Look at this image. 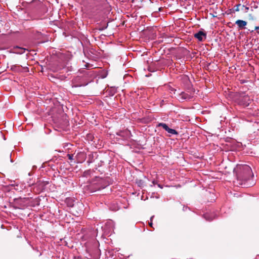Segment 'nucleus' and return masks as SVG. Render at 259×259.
Masks as SVG:
<instances>
[{"label": "nucleus", "mask_w": 259, "mask_h": 259, "mask_svg": "<svg viewBox=\"0 0 259 259\" xmlns=\"http://www.w3.org/2000/svg\"><path fill=\"white\" fill-rule=\"evenodd\" d=\"M236 24L238 26L239 28H243L246 25L247 22L244 20H238L236 21Z\"/></svg>", "instance_id": "4"}, {"label": "nucleus", "mask_w": 259, "mask_h": 259, "mask_svg": "<svg viewBox=\"0 0 259 259\" xmlns=\"http://www.w3.org/2000/svg\"><path fill=\"white\" fill-rule=\"evenodd\" d=\"M154 218V215L152 216L150 218L151 222L149 223V225L150 226L152 227V220Z\"/></svg>", "instance_id": "11"}, {"label": "nucleus", "mask_w": 259, "mask_h": 259, "mask_svg": "<svg viewBox=\"0 0 259 259\" xmlns=\"http://www.w3.org/2000/svg\"><path fill=\"white\" fill-rule=\"evenodd\" d=\"M206 36V34L202 31H199L198 33H196L194 34L195 37L197 38L198 40L202 41L203 39V36Z\"/></svg>", "instance_id": "2"}, {"label": "nucleus", "mask_w": 259, "mask_h": 259, "mask_svg": "<svg viewBox=\"0 0 259 259\" xmlns=\"http://www.w3.org/2000/svg\"><path fill=\"white\" fill-rule=\"evenodd\" d=\"M258 29H259V26H256V27H255V30H258Z\"/></svg>", "instance_id": "13"}, {"label": "nucleus", "mask_w": 259, "mask_h": 259, "mask_svg": "<svg viewBox=\"0 0 259 259\" xmlns=\"http://www.w3.org/2000/svg\"><path fill=\"white\" fill-rule=\"evenodd\" d=\"M243 7L245 8V12H247L248 11V10H249V8L248 7H244V6H243Z\"/></svg>", "instance_id": "12"}, {"label": "nucleus", "mask_w": 259, "mask_h": 259, "mask_svg": "<svg viewBox=\"0 0 259 259\" xmlns=\"http://www.w3.org/2000/svg\"><path fill=\"white\" fill-rule=\"evenodd\" d=\"M234 172L236 174L238 181H240L239 183L240 185L248 186L245 182L253 175L250 166L246 164H238L234 168Z\"/></svg>", "instance_id": "1"}, {"label": "nucleus", "mask_w": 259, "mask_h": 259, "mask_svg": "<svg viewBox=\"0 0 259 259\" xmlns=\"http://www.w3.org/2000/svg\"><path fill=\"white\" fill-rule=\"evenodd\" d=\"M157 126L159 127H162L164 130H166L168 126V125L164 123H158Z\"/></svg>", "instance_id": "7"}, {"label": "nucleus", "mask_w": 259, "mask_h": 259, "mask_svg": "<svg viewBox=\"0 0 259 259\" xmlns=\"http://www.w3.org/2000/svg\"><path fill=\"white\" fill-rule=\"evenodd\" d=\"M16 49H18L19 50L18 51H17V52L16 51V53L21 54L24 53L25 52V49L22 48H19V47H17Z\"/></svg>", "instance_id": "6"}, {"label": "nucleus", "mask_w": 259, "mask_h": 259, "mask_svg": "<svg viewBox=\"0 0 259 259\" xmlns=\"http://www.w3.org/2000/svg\"><path fill=\"white\" fill-rule=\"evenodd\" d=\"M158 186L160 188H162V187L160 184H158Z\"/></svg>", "instance_id": "14"}, {"label": "nucleus", "mask_w": 259, "mask_h": 259, "mask_svg": "<svg viewBox=\"0 0 259 259\" xmlns=\"http://www.w3.org/2000/svg\"><path fill=\"white\" fill-rule=\"evenodd\" d=\"M191 96L185 92H182L180 94V99L182 100H189L191 98Z\"/></svg>", "instance_id": "3"}, {"label": "nucleus", "mask_w": 259, "mask_h": 259, "mask_svg": "<svg viewBox=\"0 0 259 259\" xmlns=\"http://www.w3.org/2000/svg\"><path fill=\"white\" fill-rule=\"evenodd\" d=\"M67 156L68 157L69 159L70 160H73V155L72 154H68Z\"/></svg>", "instance_id": "9"}, {"label": "nucleus", "mask_w": 259, "mask_h": 259, "mask_svg": "<svg viewBox=\"0 0 259 259\" xmlns=\"http://www.w3.org/2000/svg\"><path fill=\"white\" fill-rule=\"evenodd\" d=\"M169 128V127L168 126H167V127L166 128V130H165L166 132L168 131V129Z\"/></svg>", "instance_id": "15"}, {"label": "nucleus", "mask_w": 259, "mask_h": 259, "mask_svg": "<svg viewBox=\"0 0 259 259\" xmlns=\"http://www.w3.org/2000/svg\"><path fill=\"white\" fill-rule=\"evenodd\" d=\"M241 6L240 4L237 5L235 7V11L238 12L239 11V7Z\"/></svg>", "instance_id": "8"}, {"label": "nucleus", "mask_w": 259, "mask_h": 259, "mask_svg": "<svg viewBox=\"0 0 259 259\" xmlns=\"http://www.w3.org/2000/svg\"><path fill=\"white\" fill-rule=\"evenodd\" d=\"M204 218L206 220H208V221H211L212 220V219H210V218H208V215L207 214H205L204 215Z\"/></svg>", "instance_id": "10"}, {"label": "nucleus", "mask_w": 259, "mask_h": 259, "mask_svg": "<svg viewBox=\"0 0 259 259\" xmlns=\"http://www.w3.org/2000/svg\"><path fill=\"white\" fill-rule=\"evenodd\" d=\"M152 183H153V184H154H154H155V182H154V181H153Z\"/></svg>", "instance_id": "16"}, {"label": "nucleus", "mask_w": 259, "mask_h": 259, "mask_svg": "<svg viewBox=\"0 0 259 259\" xmlns=\"http://www.w3.org/2000/svg\"><path fill=\"white\" fill-rule=\"evenodd\" d=\"M167 133L170 135H178V133L174 129L169 128L167 131Z\"/></svg>", "instance_id": "5"}]
</instances>
